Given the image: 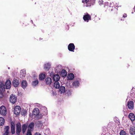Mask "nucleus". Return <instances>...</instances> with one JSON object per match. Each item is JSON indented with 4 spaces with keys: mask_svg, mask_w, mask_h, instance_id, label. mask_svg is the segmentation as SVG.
<instances>
[{
    "mask_svg": "<svg viewBox=\"0 0 135 135\" xmlns=\"http://www.w3.org/2000/svg\"><path fill=\"white\" fill-rule=\"evenodd\" d=\"M52 94L54 95L55 94L56 92L54 91H53L52 92Z\"/></svg>",
    "mask_w": 135,
    "mask_h": 135,
    "instance_id": "41",
    "label": "nucleus"
},
{
    "mask_svg": "<svg viewBox=\"0 0 135 135\" xmlns=\"http://www.w3.org/2000/svg\"><path fill=\"white\" fill-rule=\"evenodd\" d=\"M27 112L26 110L23 109L21 112V114L22 115L25 117L26 115L27 114Z\"/></svg>",
    "mask_w": 135,
    "mask_h": 135,
    "instance_id": "29",
    "label": "nucleus"
},
{
    "mask_svg": "<svg viewBox=\"0 0 135 135\" xmlns=\"http://www.w3.org/2000/svg\"><path fill=\"white\" fill-rule=\"evenodd\" d=\"M8 69H10V68L9 67H8Z\"/></svg>",
    "mask_w": 135,
    "mask_h": 135,
    "instance_id": "45",
    "label": "nucleus"
},
{
    "mask_svg": "<svg viewBox=\"0 0 135 135\" xmlns=\"http://www.w3.org/2000/svg\"><path fill=\"white\" fill-rule=\"evenodd\" d=\"M128 117L132 121H133L135 120V115L134 114L132 113H130L128 115Z\"/></svg>",
    "mask_w": 135,
    "mask_h": 135,
    "instance_id": "15",
    "label": "nucleus"
},
{
    "mask_svg": "<svg viewBox=\"0 0 135 135\" xmlns=\"http://www.w3.org/2000/svg\"><path fill=\"white\" fill-rule=\"evenodd\" d=\"M59 79V76L58 74L55 75L53 76V79L55 82L58 81Z\"/></svg>",
    "mask_w": 135,
    "mask_h": 135,
    "instance_id": "21",
    "label": "nucleus"
},
{
    "mask_svg": "<svg viewBox=\"0 0 135 135\" xmlns=\"http://www.w3.org/2000/svg\"><path fill=\"white\" fill-rule=\"evenodd\" d=\"M28 124H23L22 126V131L23 134L26 132L27 128H28Z\"/></svg>",
    "mask_w": 135,
    "mask_h": 135,
    "instance_id": "13",
    "label": "nucleus"
},
{
    "mask_svg": "<svg viewBox=\"0 0 135 135\" xmlns=\"http://www.w3.org/2000/svg\"><path fill=\"white\" fill-rule=\"evenodd\" d=\"M3 135H8V134H3Z\"/></svg>",
    "mask_w": 135,
    "mask_h": 135,
    "instance_id": "43",
    "label": "nucleus"
},
{
    "mask_svg": "<svg viewBox=\"0 0 135 135\" xmlns=\"http://www.w3.org/2000/svg\"><path fill=\"white\" fill-rule=\"evenodd\" d=\"M39 113V110L38 108H35L33 111V114L36 116H37L38 114Z\"/></svg>",
    "mask_w": 135,
    "mask_h": 135,
    "instance_id": "23",
    "label": "nucleus"
},
{
    "mask_svg": "<svg viewBox=\"0 0 135 135\" xmlns=\"http://www.w3.org/2000/svg\"><path fill=\"white\" fill-rule=\"evenodd\" d=\"M26 72L25 70H22L21 71L20 76L22 79H23L25 76Z\"/></svg>",
    "mask_w": 135,
    "mask_h": 135,
    "instance_id": "18",
    "label": "nucleus"
},
{
    "mask_svg": "<svg viewBox=\"0 0 135 135\" xmlns=\"http://www.w3.org/2000/svg\"><path fill=\"white\" fill-rule=\"evenodd\" d=\"M50 64L49 63H47L45 64L44 65V69L46 71H48L50 68Z\"/></svg>",
    "mask_w": 135,
    "mask_h": 135,
    "instance_id": "20",
    "label": "nucleus"
},
{
    "mask_svg": "<svg viewBox=\"0 0 135 135\" xmlns=\"http://www.w3.org/2000/svg\"><path fill=\"white\" fill-rule=\"evenodd\" d=\"M74 75L73 73H70L69 75V78L70 80H72L74 78Z\"/></svg>",
    "mask_w": 135,
    "mask_h": 135,
    "instance_id": "33",
    "label": "nucleus"
},
{
    "mask_svg": "<svg viewBox=\"0 0 135 135\" xmlns=\"http://www.w3.org/2000/svg\"><path fill=\"white\" fill-rule=\"evenodd\" d=\"M34 124L33 122H31L28 126V129L32 131L33 129Z\"/></svg>",
    "mask_w": 135,
    "mask_h": 135,
    "instance_id": "16",
    "label": "nucleus"
},
{
    "mask_svg": "<svg viewBox=\"0 0 135 135\" xmlns=\"http://www.w3.org/2000/svg\"><path fill=\"white\" fill-rule=\"evenodd\" d=\"M4 122V119L3 118L0 117V126H2Z\"/></svg>",
    "mask_w": 135,
    "mask_h": 135,
    "instance_id": "30",
    "label": "nucleus"
},
{
    "mask_svg": "<svg viewBox=\"0 0 135 135\" xmlns=\"http://www.w3.org/2000/svg\"><path fill=\"white\" fill-rule=\"evenodd\" d=\"M45 81L47 84L50 85L52 83V79L49 77L45 79Z\"/></svg>",
    "mask_w": 135,
    "mask_h": 135,
    "instance_id": "19",
    "label": "nucleus"
},
{
    "mask_svg": "<svg viewBox=\"0 0 135 135\" xmlns=\"http://www.w3.org/2000/svg\"><path fill=\"white\" fill-rule=\"evenodd\" d=\"M36 124L38 127L41 128L43 125V123L41 121L38 120L36 122Z\"/></svg>",
    "mask_w": 135,
    "mask_h": 135,
    "instance_id": "24",
    "label": "nucleus"
},
{
    "mask_svg": "<svg viewBox=\"0 0 135 135\" xmlns=\"http://www.w3.org/2000/svg\"><path fill=\"white\" fill-rule=\"evenodd\" d=\"M34 135H41V134H40L38 133L37 132H36L35 133Z\"/></svg>",
    "mask_w": 135,
    "mask_h": 135,
    "instance_id": "40",
    "label": "nucleus"
},
{
    "mask_svg": "<svg viewBox=\"0 0 135 135\" xmlns=\"http://www.w3.org/2000/svg\"><path fill=\"white\" fill-rule=\"evenodd\" d=\"M54 87L56 88L59 89L60 87V85L58 81H55L54 83Z\"/></svg>",
    "mask_w": 135,
    "mask_h": 135,
    "instance_id": "26",
    "label": "nucleus"
},
{
    "mask_svg": "<svg viewBox=\"0 0 135 135\" xmlns=\"http://www.w3.org/2000/svg\"><path fill=\"white\" fill-rule=\"evenodd\" d=\"M133 10L134 11V12H135V9H133Z\"/></svg>",
    "mask_w": 135,
    "mask_h": 135,
    "instance_id": "44",
    "label": "nucleus"
},
{
    "mask_svg": "<svg viewBox=\"0 0 135 135\" xmlns=\"http://www.w3.org/2000/svg\"><path fill=\"white\" fill-rule=\"evenodd\" d=\"M104 2L102 0H99V4H103Z\"/></svg>",
    "mask_w": 135,
    "mask_h": 135,
    "instance_id": "38",
    "label": "nucleus"
},
{
    "mask_svg": "<svg viewBox=\"0 0 135 135\" xmlns=\"http://www.w3.org/2000/svg\"><path fill=\"white\" fill-rule=\"evenodd\" d=\"M27 86V81L25 80H23L21 82V87L23 88H26Z\"/></svg>",
    "mask_w": 135,
    "mask_h": 135,
    "instance_id": "22",
    "label": "nucleus"
},
{
    "mask_svg": "<svg viewBox=\"0 0 135 135\" xmlns=\"http://www.w3.org/2000/svg\"><path fill=\"white\" fill-rule=\"evenodd\" d=\"M32 135V134H31V135Z\"/></svg>",
    "mask_w": 135,
    "mask_h": 135,
    "instance_id": "50",
    "label": "nucleus"
},
{
    "mask_svg": "<svg viewBox=\"0 0 135 135\" xmlns=\"http://www.w3.org/2000/svg\"><path fill=\"white\" fill-rule=\"evenodd\" d=\"M132 13H133V11L132 12Z\"/></svg>",
    "mask_w": 135,
    "mask_h": 135,
    "instance_id": "47",
    "label": "nucleus"
},
{
    "mask_svg": "<svg viewBox=\"0 0 135 135\" xmlns=\"http://www.w3.org/2000/svg\"><path fill=\"white\" fill-rule=\"evenodd\" d=\"M30 22L32 24L33 23V22L32 20H31L30 21Z\"/></svg>",
    "mask_w": 135,
    "mask_h": 135,
    "instance_id": "42",
    "label": "nucleus"
},
{
    "mask_svg": "<svg viewBox=\"0 0 135 135\" xmlns=\"http://www.w3.org/2000/svg\"><path fill=\"white\" fill-rule=\"evenodd\" d=\"M19 83L18 80L16 78H14L12 82V84L14 87H16L19 85Z\"/></svg>",
    "mask_w": 135,
    "mask_h": 135,
    "instance_id": "12",
    "label": "nucleus"
},
{
    "mask_svg": "<svg viewBox=\"0 0 135 135\" xmlns=\"http://www.w3.org/2000/svg\"><path fill=\"white\" fill-rule=\"evenodd\" d=\"M0 114L3 115H5L7 114V109L6 107L2 106L0 107Z\"/></svg>",
    "mask_w": 135,
    "mask_h": 135,
    "instance_id": "4",
    "label": "nucleus"
},
{
    "mask_svg": "<svg viewBox=\"0 0 135 135\" xmlns=\"http://www.w3.org/2000/svg\"><path fill=\"white\" fill-rule=\"evenodd\" d=\"M68 48L69 51L74 52L75 49V46L74 44L70 43L69 45Z\"/></svg>",
    "mask_w": 135,
    "mask_h": 135,
    "instance_id": "9",
    "label": "nucleus"
},
{
    "mask_svg": "<svg viewBox=\"0 0 135 135\" xmlns=\"http://www.w3.org/2000/svg\"><path fill=\"white\" fill-rule=\"evenodd\" d=\"M93 2H91V1H89V0H82V2L86 4V6L89 7L93 5L94 3L95 0H93Z\"/></svg>",
    "mask_w": 135,
    "mask_h": 135,
    "instance_id": "3",
    "label": "nucleus"
},
{
    "mask_svg": "<svg viewBox=\"0 0 135 135\" xmlns=\"http://www.w3.org/2000/svg\"><path fill=\"white\" fill-rule=\"evenodd\" d=\"M126 133L124 130H122L120 133V135H126Z\"/></svg>",
    "mask_w": 135,
    "mask_h": 135,
    "instance_id": "35",
    "label": "nucleus"
},
{
    "mask_svg": "<svg viewBox=\"0 0 135 135\" xmlns=\"http://www.w3.org/2000/svg\"><path fill=\"white\" fill-rule=\"evenodd\" d=\"M21 108L20 106H16L14 108V113L16 115H19L21 112Z\"/></svg>",
    "mask_w": 135,
    "mask_h": 135,
    "instance_id": "5",
    "label": "nucleus"
},
{
    "mask_svg": "<svg viewBox=\"0 0 135 135\" xmlns=\"http://www.w3.org/2000/svg\"><path fill=\"white\" fill-rule=\"evenodd\" d=\"M83 19L85 21L88 22L89 20H91V17L88 13L84 15L83 17Z\"/></svg>",
    "mask_w": 135,
    "mask_h": 135,
    "instance_id": "11",
    "label": "nucleus"
},
{
    "mask_svg": "<svg viewBox=\"0 0 135 135\" xmlns=\"http://www.w3.org/2000/svg\"><path fill=\"white\" fill-rule=\"evenodd\" d=\"M127 106L129 109H133L134 108V102L132 101H128L127 103Z\"/></svg>",
    "mask_w": 135,
    "mask_h": 135,
    "instance_id": "10",
    "label": "nucleus"
},
{
    "mask_svg": "<svg viewBox=\"0 0 135 135\" xmlns=\"http://www.w3.org/2000/svg\"><path fill=\"white\" fill-rule=\"evenodd\" d=\"M42 108L44 110V113H43V115H42L41 114H38V116L37 117V118H38V119H41L42 118L43 115H45L47 114V108L45 107H43Z\"/></svg>",
    "mask_w": 135,
    "mask_h": 135,
    "instance_id": "8",
    "label": "nucleus"
},
{
    "mask_svg": "<svg viewBox=\"0 0 135 135\" xmlns=\"http://www.w3.org/2000/svg\"><path fill=\"white\" fill-rule=\"evenodd\" d=\"M112 10H113V9H111V11H112Z\"/></svg>",
    "mask_w": 135,
    "mask_h": 135,
    "instance_id": "46",
    "label": "nucleus"
},
{
    "mask_svg": "<svg viewBox=\"0 0 135 135\" xmlns=\"http://www.w3.org/2000/svg\"><path fill=\"white\" fill-rule=\"evenodd\" d=\"M66 91H67V93L68 94H71V91L69 89H68V90L67 89L66 90Z\"/></svg>",
    "mask_w": 135,
    "mask_h": 135,
    "instance_id": "37",
    "label": "nucleus"
},
{
    "mask_svg": "<svg viewBox=\"0 0 135 135\" xmlns=\"http://www.w3.org/2000/svg\"><path fill=\"white\" fill-rule=\"evenodd\" d=\"M21 132V125L20 122H18L16 124V132L17 135H20Z\"/></svg>",
    "mask_w": 135,
    "mask_h": 135,
    "instance_id": "2",
    "label": "nucleus"
},
{
    "mask_svg": "<svg viewBox=\"0 0 135 135\" xmlns=\"http://www.w3.org/2000/svg\"><path fill=\"white\" fill-rule=\"evenodd\" d=\"M73 84L74 86H75L76 87H78L79 85V83L78 80H75L74 81L73 83Z\"/></svg>",
    "mask_w": 135,
    "mask_h": 135,
    "instance_id": "27",
    "label": "nucleus"
},
{
    "mask_svg": "<svg viewBox=\"0 0 135 135\" xmlns=\"http://www.w3.org/2000/svg\"><path fill=\"white\" fill-rule=\"evenodd\" d=\"M17 97L13 94H12L9 98V101L12 103L14 104L16 103L17 101Z\"/></svg>",
    "mask_w": 135,
    "mask_h": 135,
    "instance_id": "6",
    "label": "nucleus"
},
{
    "mask_svg": "<svg viewBox=\"0 0 135 135\" xmlns=\"http://www.w3.org/2000/svg\"><path fill=\"white\" fill-rule=\"evenodd\" d=\"M62 74V75H64L65 76H66L67 74V73L66 72V71L65 70H62L61 71Z\"/></svg>",
    "mask_w": 135,
    "mask_h": 135,
    "instance_id": "34",
    "label": "nucleus"
},
{
    "mask_svg": "<svg viewBox=\"0 0 135 135\" xmlns=\"http://www.w3.org/2000/svg\"><path fill=\"white\" fill-rule=\"evenodd\" d=\"M41 39V38H40V40Z\"/></svg>",
    "mask_w": 135,
    "mask_h": 135,
    "instance_id": "49",
    "label": "nucleus"
},
{
    "mask_svg": "<svg viewBox=\"0 0 135 135\" xmlns=\"http://www.w3.org/2000/svg\"><path fill=\"white\" fill-rule=\"evenodd\" d=\"M133 8L135 9V6H134Z\"/></svg>",
    "mask_w": 135,
    "mask_h": 135,
    "instance_id": "48",
    "label": "nucleus"
},
{
    "mask_svg": "<svg viewBox=\"0 0 135 135\" xmlns=\"http://www.w3.org/2000/svg\"><path fill=\"white\" fill-rule=\"evenodd\" d=\"M11 83L10 80H7L5 83L6 88L7 89H9L11 87Z\"/></svg>",
    "mask_w": 135,
    "mask_h": 135,
    "instance_id": "14",
    "label": "nucleus"
},
{
    "mask_svg": "<svg viewBox=\"0 0 135 135\" xmlns=\"http://www.w3.org/2000/svg\"><path fill=\"white\" fill-rule=\"evenodd\" d=\"M31 131H32L30 130L27 129V132L26 135H30L32 134L31 132Z\"/></svg>",
    "mask_w": 135,
    "mask_h": 135,
    "instance_id": "36",
    "label": "nucleus"
},
{
    "mask_svg": "<svg viewBox=\"0 0 135 135\" xmlns=\"http://www.w3.org/2000/svg\"><path fill=\"white\" fill-rule=\"evenodd\" d=\"M45 77V75L44 74L42 73L39 75V79L40 80H43Z\"/></svg>",
    "mask_w": 135,
    "mask_h": 135,
    "instance_id": "28",
    "label": "nucleus"
},
{
    "mask_svg": "<svg viewBox=\"0 0 135 135\" xmlns=\"http://www.w3.org/2000/svg\"><path fill=\"white\" fill-rule=\"evenodd\" d=\"M5 90V85L4 83H0V98H2L4 96L3 92Z\"/></svg>",
    "mask_w": 135,
    "mask_h": 135,
    "instance_id": "1",
    "label": "nucleus"
},
{
    "mask_svg": "<svg viewBox=\"0 0 135 135\" xmlns=\"http://www.w3.org/2000/svg\"><path fill=\"white\" fill-rule=\"evenodd\" d=\"M131 131H130V132L131 135H134L135 134V127H134L132 129H131Z\"/></svg>",
    "mask_w": 135,
    "mask_h": 135,
    "instance_id": "31",
    "label": "nucleus"
},
{
    "mask_svg": "<svg viewBox=\"0 0 135 135\" xmlns=\"http://www.w3.org/2000/svg\"><path fill=\"white\" fill-rule=\"evenodd\" d=\"M127 14L126 13H124V15H123V17H124V18H125L126 17H127Z\"/></svg>",
    "mask_w": 135,
    "mask_h": 135,
    "instance_id": "39",
    "label": "nucleus"
},
{
    "mask_svg": "<svg viewBox=\"0 0 135 135\" xmlns=\"http://www.w3.org/2000/svg\"><path fill=\"white\" fill-rule=\"evenodd\" d=\"M38 80L37 79H36L35 80L32 82V85L33 86H36L38 84Z\"/></svg>",
    "mask_w": 135,
    "mask_h": 135,
    "instance_id": "32",
    "label": "nucleus"
},
{
    "mask_svg": "<svg viewBox=\"0 0 135 135\" xmlns=\"http://www.w3.org/2000/svg\"><path fill=\"white\" fill-rule=\"evenodd\" d=\"M9 126H6L4 129V134H8L9 133Z\"/></svg>",
    "mask_w": 135,
    "mask_h": 135,
    "instance_id": "25",
    "label": "nucleus"
},
{
    "mask_svg": "<svg viewBox=\"0 0 135 135\" xmlns=\"http://www.w3.org/2000/svg\"><path fill=\"white\" fill-rule=\"evenodd\" d=\"M59 91L61 93H64L66 90L65 87L62 86H61L59 88Z\"/></svg>",
    "mask_w": 135,
    "mask_h": 135,
    "instance_id": "17",
    "label": "nucleus"
},
{
    "mask_svg": "<svg viewBox=\"0 0 135 135\" xmlns=\"http://www.w3.org/2000/svg\"><path fill=\"white\" fill-rule=\"evenodd\" d=\"M11 132L12 134H14L15 133V122L12 121L11 123Z\"/></svg>",
    "mask_w": 135,
    "mask_h": 135,
    "instance_id": "7",
    "label": "nucleus"
}]
</instances>
